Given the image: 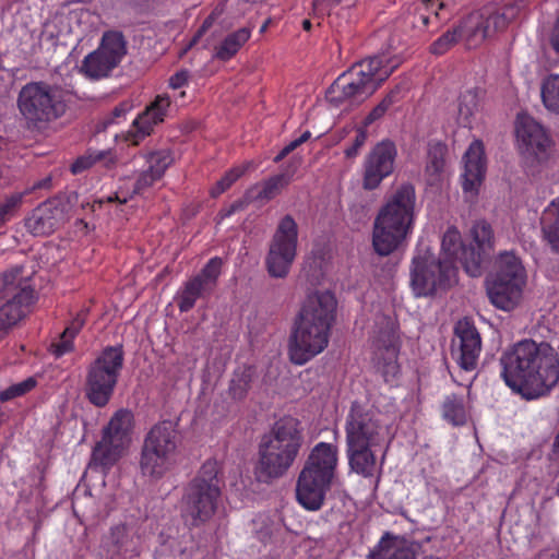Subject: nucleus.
I'll return each instance as SVG.
<instances>
[{"label": "nucleus", "mask_w": 559, "mask_h": 559, "mask_svg": "<svg viewBox=\"0 0 559 559\" xmlns=\"http://www.w3.org/2000/svg\"><path fill=\"white\" fill-rule=\"evenodd\" d=\"M205 33H201V28L198 29V32L195 33V35L192 37L191 41L189 43L188 47L185 49V52L192 48L199 40L200 38L204 35Z\"/></svg>", "instance_id": "obj_60"}, {"label": "nucleus", "mask_w": 559, "mask_h": 559, "mask_svg": "<svg viewBox=\"0 0 559 559\" xmlns=\"http://www.w3.org/2000/svg\"><path fill=\"white\" fill-rule=\"evenodd\" d=\"M17 108L28 127L40 130L63 116L67 104L59 87L31 82L19 92Z\"/></svg>", "instance_id": "obj_8"}, {"label": "nucleus", "mask_w": 559, "mask_h": 559, "mask_svg": "<svg viewBox=\"0 0 559 559\" xmlns=\"http://www.w3.org/2000/svg\"><path fill=\"white\" fill-rule=\"evenodd\" d=\"M540 224L544 239L552 251L559 253V198L552 200L545 209Z\"/></svg>", "instance_id": "obj_31"}, {"label": "nucleus", "mask_w": 559, "mask_h": 559, "mask_svg": "<svg viewBox=\"0 0 559 559\" xmlns=\"http://www.w3.org/2000/svg\"><path fill=\"white\" fill-rule=\"evenodd\" d=\"M428 9H435L437 7L438 9H441L443 7V2H440L439 0H428L427 4Z\"/></svg>", "instance_id": "obj_61"}, {"label": "nucleus", "mask_w": 559, "mask_h": 559, "mask_svg": "<svg viewBox=\"0 0 559 559\" xmlns=\"http://www.w3.org/2000/svg\"><path fill=\"white\" fill-rule=\"evenodd\" d=\"M525 283L526 272L521 260L507 251L496 261L495 272L487 281V294L492 305L509 311L519 304Z\"/></svg>", "instance_id": "obj_9"}, {"label": "nucleus", "mask_w": 559, "mask_h": 559, "mask_svg": "<svg viewBox=\"0 0 559 559\" xmlns=\"http://www.w3.org/2000/svg\"><path fill=\"white\" fill-rule=\"evenodd\" d=\"M456 275L452 261L426 252L413 260L411 285L416 296H431L455 284Z\"/></svg>", "instance_id": "obj_14"}, {"label": "nucleus", "mask_w": 559, "mask_h": 559, "mask_svg": "<svg viewBox=\"0 0 559 559\" xmlns=\"http://www.w3.org/2000/svg\"><path fill=\"white\" fill-rule=\"evenodd\" d=\"M518 11L516 5L508 4L503 7L486 5L469 13L459 23L461 40L468 49L480 46L486 39L504 31L516 16Z\"/></svg>", "instance_id": "obj_13"}, {"label": "nucleus", "mask_w": 559, "mask_h": 559, "mask_svg": "<svg viewBox=\"0 0 559 559\" xmlns=\"http://www.w3.org/2000/svg\"><path fill=\"white\" fill-rule=\"evenodd\" d=\"M400 93L401 87L395 86V88L391 90L383 98L382 100L367 115V117L364 120V126L368 127L374 121L382 118L385 112L389 110V108L399 102L400 99Z\"/></svg>", "instance_id": "obj_41"}, {"label": "nucleus", "mask_w": 559, "mask_h": 559, "mask_svg": "<svg viewBox=\"0 0 559 559\" xmlns=\"http://www.w3.org/2000/svg\"><path fill=\"white\" fill-rule=\"evenodd\" d=\"M224 479L214 460L205 461L185 489L181 516L189 527H200L216 513Z\"/></svg>", "instance_id": "obj_7"}, {"label": "nucleus", "mask_w": 559, "mask_h": 559, "mask_svg": "<svg viewBox=\"0 0 559 559\" xmlns=\"http://www.w3.org/2000/svg\"><path fill=\"white\" fill-rule=\"evenodd\" d=\"M548 457L550 461L559 462V429L555 437V440H554V443L551 447V451L548 454Z\"/></svg>", "instance_id": "obj_58"}, {"label": "nucleus", "mask_w": 559, "mask_h": 559, "mask_svg": "<svg viewBox=\"0 0 559 559\" xmlns=\"http://www.w3.org/2000/svg\"><path fill=\"white\" fill-rule=\"evenodd\" d=\"M461 39V31L459 25L447 31L430 46V52L433 55H443L451 49Z\"/></svg>", "instance_id": "obj_43"}, {"label": "nucleus", "mask_w": 559, "mask_h": 559, "mask_svg": "<svg viewBox=\"0 0 559 559\" xmlns=\"http://www.w3.org/2000/svg\"><path fill=\"white\" fill-rule=\"evenodd\" d=\"M542 99L545 107L559 114V75H550L542 84Z\"/></svg>", "instance_id": "obj_38"}, {"label": "nucleus", "mask_w": 559, "mask_h": 559, "mask_svg": "<svg viewBox=\"0 0 559 559\" xmlns=\"http://www.w3.org/2000/svg\"><path fill=\"white\" fill-rule=\"evenodd\" d=\"M87 310H81L76 314V317L71 321V323L66 328V330L61 334V340L58 343H52L50 345V352L56 357H60L63 354L69 353L73 349L72 340L85 324Z\"/></svg>", "instance_id": "obj_34"}, {"label": "nucleus", "mask_w": 559, "mask_h": 559, "mask_svg": "<svg viewBox=\"0 0 559 559\" xmlns=\"http://www.w3.org/2000/svg\"><path fill=\"white\" fill-rule=\"evenodd\" d=\"M72 207L71 197L50 199L33 211L25 227L34 236L50 235L71 218Z\"/></svg>", "instance_id": "obj_18"}, {"label": "nucleus", "mask_w": 559, "mask_h": 559, "mask_svg": "<svg viewBox=\"0 0 559 559\" xmlns=\"http://www.w3.org/2000/svg\"><path fill=\"white\" fill-rule=\"evenodd\" d=\"M50 186H51V178L50 177H46V178H44L41 180L36 181L32 186L31 190L49 189Z\"/></svg>", "instance_id": "obj_59"}, {"label": "nucleus", "mask_w": 559, "mask_h": 559, "mask_svg": "<svg viewBox=\"0 0 559 559\" xmlns=\"http://www.w3.org/2000/svg\"><path fill=\"white\" fill-rule=\"evenodd\" d=\"M506 384L525 400L546 395L559 381V357L546 342L523 340L500 357Z\"/></svg>", "instance_id": "obj_1"}, {"label": "nucleus", "mask_w": 559, "mask_h": 559, "mask_svg": "<svg viewBox=\"0 0 559 559\" xmlns=\"http://www.w3.org/2000/svg\"><path fill=\"white\" fill-rule=\"evenodd\" d=\"M147 170L155 174L156 177L162 178L166 169L173 163V157L167 151L152 152L147 155Z\"/></svg>", "instance_id": "obj_44"}, {"label": "nucleus", "mask_w": 559, "mask_h": 559, "mask_svg": "<svg viewBox=\"0 0 559 559\" xmlns=\"http://www.w3.org/2000/svg\"><path fill=\"white\" fill-rule=\"evenodd\" d=\"M299 145H301L299 143V140L296 139L294 141H292L288 145H286L277 155L276 157L274 158V160L277 163L280 160H282L285 156H287L290 152H293L295 148H297Z\"/></svg>", "instance_id": "obj_57"}, {"label": "nucleus", "mask_w": 559, "mask_h": 559, "mask_svg": "<svg viewBox=\"0 0 559 559\" xmlns=\"http://www.w3.org/2000/svg\"><path fill=\"white\" fill-rule=\"evenodd\" d=\"M396 67L385 56H373L356 62L331 84L325 98L334 107L358 105L370 97Z\"/></svg>", "instance_id": "obj_4"}, {"label": "nucleus", "mask_w": 559, "mask_h": 559, "mask_svg": "<svg viewBox=\"0 0 559 559\" xmlns=\"http://www.w3.org/2000/svg\"><path fill=\"white\" fill-rule=\"evenodd\" d=\"M310 135H311V134H310V132H309V131L304 132V133L298 138L299 143H300V144H302V143H305L306 141H308V139L310 138Z\"/></svg>", "instance_id": "obj_63"}, {"label": "nucleus", "mask_w": 559, "mask_h": 559, "mask_svg": "<svg viewBox=\"0 0 559 559\" xmlns=\"http://www.w3.org/2000/svg\"><path fill=\"white\" fill-rule=\"evenodd\" d=\"M442 260H450L454 264L455 259L461 252V248L464 246L461 242V235L455 228H449L442 238Z\"/></svg>", "instance_id": "obj_39"}, {"label": "nucleus", "mask_w": 559, "mask_h": 559, "mask_svg": "<svg viewBox=\"0 0 559 559\" xmlns=\"http://www.w3.org/2000/svg\"><path fill=\"white\" fill-rule=\"evenodd\" d=\"M483 251L479 248L464 247L455 259L460 261L466 273L473 277L481 274Z\"/></svg>", "instance_id": "obj_36"}, {"label": "nucleus", "mask_w": 559, "mask_h": 559, "mask_svg": "<svg viewBox=\"0 0 559 559\" xmlns=\"http://www.w3.org/2000/svg\"><path fill=\"white\" fill-rule=\"evenodd\" d=\"M222 272V260L211 259L193 277L188 280L178 293L177 305L181 312L191 310L198 299H206L215 290Z\"/></svg>", "instance_id": "obj_19"}, {"label": "nucleus", "mask_w": 559, "mask_h": 559, "mask_svg": "<svg viewBox=\"0 0 559 559\" xmlns=\"http://www.w3.org/2000/svg\"><path fill=\"white\" fill-rule=\"evenodd\" d=\"M416 192L411 183L399 186L380 209L372 233V245L380 255H389L412 229Z\"/></svg>", "instance_id": "obj_5"}, {"label": "nucleus", "mask_w": 559, "mask_h": 559, "mask_svg": "<svg viewBox=\"0 0 559 559\" xmlns=\"http://www.w3.org/2000/svg\"><path fill=\"white\" fill-rule=\"evenodd\" d=\"M122 346H108L87 368L84 392L96 407L106 406L112 397L123 367Z\"/></svg>", "instance_id": "obj_10"}, {"label": "nucleus", "mask_w": 559, "mask_h": 559, "mask_svg": "<svg viewBox=\"0 0 559 559\" xmlns=\"http://www.w3.org/2000/svg\"><path fill=\"white\" fill-rule=\"evenodd\" d=\"M251 28L241 27L228 34L223 41L214 48L213 57L221 61L230 60L240 48L249 40Z\"/></svg>", "instance_id": "obj_32"}, {"label": "nucleus", "mask_w": 559, "mask_h": 559, "mask_svg": "<svg viewBox=\"0 0 559 559\" xmlns=\"http://www.w3.org/2000/svg\"><path fill=\"white\" fill-rule=\"evenodd\" d=\"M133 424V413L130 409L120 408L112 415L107 426L104 427L103 435L129 445Z\"/></svg>", "instance_id": "obj_30"}, {"label": "nucleus", "mask_w": 559, "mask_h": 559, "mask_svg": "<svg viewBox=\"0 0 559 559\" xmlns=\"http://www.w3.org/2000/svg\"><path fill=\"white\" fill-rule=\"evenodd\" d=\"M454 334L451 346L452 358L462 370L474 371L481 350V340L477 329L467 319H463L456 323Z\"/></svg>", "instance_id": "obj_20"}, {"label": "nucleus", "mask_w": 559, "mask_h": 559, "mask_svg": "<svg viewBox=\"0 0 559 559\" xmlns=\"http://www.w3.org/2000/svg\"><path fill=\"white\" fill-rule=\"evenodd\" d=\"M300 166V158L293 157L289 162L287 168L275 175L261 185H257L251 188L248 192V198L251 201H262L266 202L275 198L281 191L289 185L292 178L298 167Z\"/></svg>", "instance_id": "obj_25"}, {"label": "nucleus", "mask_w": 559, "mask_h": 559, "mask_svg": "<svg viewBox=\"0 0 559 559\" xmlns=\"http://www.w3.org/2000/svg\"><path fill=\"white\" fill-rule=\"evenodd\" d=\"M223 13V10L218 7L215 8L212 13L203 21L202 25L200 26L201 33H206L215 22V20Z\"/></svg>", "instance_id": "obj_55"}, {"label": "nucleus", "mask_w": 559, "mask_h": 559, "mask_svg": "<svg viewBox=\"0 0 559 559\" xmlns=\"http://www.w3.org/2000/svg\"><path fill=\"white\" fill-rule=\"evenodd\" d=\"M177 449V432L171 421H162L146 435L140 456L144 477L162 478L171 467Z\"/></svg>", "instance_id": "obj_11"}, {"label": "nucleus", "mask_w": 559, "mask_h": 559, "mask_svg": "<svg viewBox=\"0 0 559 559\" xmlns=\"http://www.w3.org/2000/svg\"><path fill=\"white\" fill-rule=\"evenodd\" d=\"M338 449L320 442L311 450L296 483L297 501L309 511L322 508L336 475Z\"/></svg>", "instance_id": "obj_6"}, {"label": "nucleus", "mask_w": 559, "mask_h": 559, "mask_svg": "<svg viewBox=\"0 0 559 559\" xmlns=\"http://www.w3.org/2000/svg\"><path fill=\"white\" fill-rule=\"evenodd\" d=\"M463 190L476 194L480 187L487 165L484 144L481 141H474L464 154Z\"/></svg>", "instance_id": "obj_23"}, {"label": "nucleus", "mask_w": 559, "mask_h": 559, "mask_svg": "<svg viewBox=\"0 0 559 559\" xmlns=\"http://www.w3.org/2000/svg\"><path fill=\"white\" fill-rule=\"evenodd\" d=\"M459 117L464 122H468L469 118L478 109L477 95L474 91H467L461 95L459 100Z\"/></svg>", "instance_id": "obj_47"}, {"label": "nucleus", "mask_w": 559, "mask_h": 559, "mask_svg": "<svg viewBox=\"0 0 559 559\" xmlns=\"http://www.w3.org/2000/svg\"><path fill=\"white\" fill-rule=\"evenodd\" d=\"M335 311L336 299L330 292H316L307 296L289 340L293 364L304 365L324 350Z\"/></svg>", "instance_id": "obj_2"}, {"label": "nucleus", "mask_w": 559, "mask_h": 559, "mask_svg": "<svg viewBox=\"0 0 559 559\" xmlns=\"http://www.w3.org/2000/svg\"><path fill=\"white\" fill-rule=\"evenodd\" d=\"M36 300L35 292L15 269L0 274V341L31 310Z\"/></svg>", "instance_id": "obj_12"}, {"label": "nucleus", "mask_w": 559, "mask_h": 559, "mask_svg": "<svg viewBox=\"0 0 559 559\" xmlns=\"http://www.w3.org/2000/svg\"><path fill=\"white\" fill-rule=\"evenodd\" d=\"M36 384L37 381L34 377H29L22 382L14 383L0 392V401L8 402L15 397L23 396L31 392Z\"/></svg>", "instance_id": "obj_45"}, {"label": "nucleus", "mask_w": 559, "mask_h": 559, "mask_svg": "<svg viewBox=\"0 0 559 559\" xmlns=\"http://www.w3.org/2000/svg\"><path fill=\"white\" fill-rule=\"evenodd\" d=\"M516 136L526 147V151L536 155L546 152L550 146V139L545 129L533 118L523 116L518 118Z\"/></svg>", "instance_id": "obj_24"}, {"label": "nucleus", "mask_w": 559, "mask_h": 559, "mask_svg": "<svg viewBox=\"0 0 559 559\" xmlns=\"http://www.w3.org/2000/svg\"><path fill=\"white\" fill-rule=\"evenodd\" d=\"M298 225L292 215L280 222L269 243L265 266L270 276L284 278L297 255Z\"/></svg>", "instance_id": "obj_16"}, {"label": "nucleus", "mask_w": 559, "mask_h": 559, "mask_svg": "<svg viewBox=\"0 0 559 559\" xmlns=\"http://www.w3.org/2000/svg\"><path fill=\"white\" fill-rule=\"evenodd\" d=\"M248 203H249V201L247 199L237 200L233 204H230L228 207L222 209L218 212V217L221 219H224L226 217H229L230 215H233L234 213H236L238 211H243L247 207Z\"/></svg>", "instance_id": "obj_52"}, {"label": "nucleus", "mask_w": 559, "mask_h": 559, "mask_svg": "<svg viewBox=\"0 0 559 559\" xmlns=\"http://www.w3.org/2000/svg\"><path fill=\"white\" fill-rule=\"evenodd\" d=\"M22 203V194L16 193L8 197L0 204V223L7 222L19 209Z\"/></svg>", "instance_id": "obj_49"}, {"label": "nucleus", "mask_w": 559, "mask_h": 559, "mask_svg": "<svg viewBox=\"0 0 559 559\" xmlns=\"http://www.w3.org/2000/svg\"><path fill=\"white\" fill-rule=\"evenodd\" d=\"M299 421L293 417L277 420L259 443L254 475L269 484L283 477L294 465L302 448Z\"/></svg>", "instance_id": "obj_3"}, {"label": "nucleus", "mask_w": 559, "mask_h": 559, "mask_svg": "<svg viewBox=\"0 0 559 559\" xmlns=\"http://www.w3.org/2000/svg\"><path fill=\"white\" fill-rule=\"evenodd\" d=\"M348 464L353 472L364 476L372 477L377 469V452H381L380 447L346 444Z\"/></svg>", "instance_id": "obj_27"}, {"label": "nucleus", "mask_w": 559, "mask_h": 559, "mask_svg": "<svg viewBox=\"0 0 559 559\" xmlns=\"http://www.w3.org/2000/svg\"><path fill=\"white\" fill-rule=\"evenodd\" d=\"M117 160V155L111 150L90 151L87 154L79 157L71 165V171L73 174H79L96 164L109 169L116 166Z\"/></svg>", "instance_id": "obj_33"}, {"label": "nucleus", "mask_w": 559, "mask_h": 559, "mask_svg": "<svg viewBox=\"0 0 559 559\" xmlns=\"http://www.w3.org/2000/svg\"><path fill=\"white\" fill-rule=\"evenodd\" d=\"M127 448L128 445L102 435V439L93 448L90 466L109 469L119 461Z\"/></svg>", "instance_id": "obj_29"}, {"label": "nucleus", "mask_w": 559, "mask_h": 559, "mask_svg": "<svg viewBox=\"0 0 559 559\" xmlns=\"http://www.w3.org/2000/svg\"><path fill=\"white\" fill-rule=\"evenodd\" d=\"M552 49L559 53V17L557 19L549 38Z\"/></svg>", "instance_id": "obj_56"}, {"label": "nucleus", "mask_w": 559, "mask_h": 559, "mask_svg": "<svg viewBox=\"0 0 559 559\" xmlns=\"http://www.w3.org/2000/svg\"><path fill=\"white\" fill-rule=\"evenodd\" d=\"M302 27H304V29L309 31L310 27H311L310 21L309 20H304Z\"/></svg>", "instance_id": "obj_64"}, {"label": "nucleus", "mask_w": 559, "mask_h": 559, "mask_svg": "<svg viewBox=\"0 0 559 559\" xmlns=\"http://www.w3.org/2000/svg\"><path fill=\"white\" fill-rule=\"evenodd\" d=\"M126 111V108L123 105H119L114 108L112 116L114 117H120Z\"/></svg>", "instance_id": "obj_62"}, {"label": "nucleus", "mask_w": 559, "mask_h": 559, "mask_svg": "<svg viewBox=\"0 0 559 559\" xmlns=\"http://www.w3.org/2000/svg\"><path fill=\"white\" fill-rule=\"evenodd\" d=\"M472 237L483 252L492 249L493 231L491 226L485 221L476 222L471 229Z\"/></svg>", "instance_id": "obj_42"}, {"label": "nucleus", "mask_w": 559, "mask_h": 559, "mask_svg": "<svg viewBox=\"0 0 559 559\" xmlns=\"http://www.w3.org/2000/svg\"><path fill=\"white\" fill-rule=\"evenodd\" d=\"M396 155V146L390 140L381 141L372 147L364 163L365 190L378 188L381 181L393 173Z\"/></svg>", "instance_id": "obj_21"}, {"label": "nucleus", "mask_w": 559, "mask_h": 559, "mask_svg": "<svg viewBox=\"0 0 559 559\" xmlns=\"http://www.w3.org/2000/svg\"><path fill=\"white\" fill-rule=\"evenodd\" d=\"M138 532L131 526L119 524L111 527L108 539L115 554L134 550L136 547Z\"/></svg>", "instance_id": "obj_35"}, {"label": "nucleus", "mask_w": 559, "mask_h": 559, "mask_svg": "<svg viewBox=\"0 0 559 559\" xmlns=\"http://www.w3.org/2000/svg\"><path fill=\"white\" fill-rule=\"evenodd\" d=\"M251 377L247 371L236 373L229 386V392L234 399L241 400L250 389Z\"/></svg>", "instance_id": "obj_48"}, {"label": "nucleus", "mask_w": 559, "mask_h": 559, "mask_svg": "<svg viewBox=\"0 0 559 559\" xmlns=\"http://www.w3.org/2000/svg\"><path fill=\"white\" fill-rule=\"evenodd\" d=\"M190 72L182 69L169 78V86L174 90L180 88L188 83Z\"/></svg>", "instance_id": "obj_53"}, {"label": "nucleus", "mask_w": 559, "mask_h": 559, "mask_svg": "<svg viewBox=\"0 0 559 559\" xmlns=\"http://www.w3.org/2000/svg\"><path fill=\"white\" fill-rule=\"evenodd\" d=\"M373 333V344L377 348V356L379 359H383L382 372L388 381V377H394L399 370L396 364L399 336L395 323L391 318L381 316L377 321V330Z\"/></svg>", "instance_id": "obj_22"}, {"label": "nucleus", "mask_w": 559, "mask_h": 559, "mask_svg": "<svg viewBox=\"0 0 559 559\" xmlns=\"http://www.w3.org/2000/svg\"><path fill=\"white\" fill-rule=\"evenodd\" d=\"M159 179V177H156L155 174H152V171L150 170L143 171L135 182L133 193H142L144 190L152 187L153 183Z\"/></svg>", "instance_id": "obj_51"}, {"label": "nucleus", "mask_w": 559, "mask_h": 559, "mask_svg": "<svg viewBox=\"0 0 559 559\" xmlns=\"http://www.w3.org/2000/svg\"><path fill=\"white\" fill-rule=\"evenodd\" d=\"M366 127L364 126L362 128H359L357 130V133H356V136L354 139V142L350 146H348L346 150H345V156L347 158H354L357 156L359 150L362 147V145L365 144L366 140H367V131L365 129Z\"/></svg>", "instance_id": "obj_50"}, {"label": "nucleus", "mask_w": 559, "mask_h": 559, "mask_svg": "<svg viewBox=\"0 0 559 559\" xmlns=\"http://www.w3.org/2000/svg\"><path fill=\"white\" fill-rule=\"evenodd\" d=\"M447 147L442 143H433L429 146L426 171L430 176H438L445 165Z\"/></svg>", "instance_id": "obj_40"}, {"label": "nucleus", "mask_w": 559, "mask_h": 559, "mask_svg": "<svg viewBox=\"0 0 559 559\" xmlns=\"http://www.w3.org/2000/svg\"><path fill=\"white\" fill-rule=\"evenodd\" d=\"M345 431L346 444L380 447L381 461L384 460L391 435L389 427L380 421L374 412L354 402L346 417Z\"/></svg>", "instance_id": "obj_15"}, {"label": "nucleus", "mask_w": 559, "mask_h": 559, "mask_svg": "<svg viewBox=\"0 0 559 559\" xmlns=\"http://www.w3.org/2000/svg\"><path fill=\"white\" fill-rule=\"evenodd\" d=\"M443 417L455 426L465 424L466 412L463 399L455 394L447 396L443 403Z\"/></svg>", "instance_id": "obj_37"}, {"label": "nucleus", "mask_w": 559, "mask_h": 559, "mask_svg": "<svg viewBox=\"0 0 559 559\" xmlns=\"http://www.w3.org/2000/svg\"><path fill=\"white\" fill-rule=\"evenodd\" d=\"M127 53V41L121 32H105L99 47L88 53L81 66V72L91 79L108 76Z\"/></svg>", "instance_id": "obj_17"}, {"label": "nucleus", "mask_w": 559, "mask_h": 559, "mask_svg": "<svg viewBox=\"0 0 559 559\" xmlns=\"http://www.w3.org/2000/svg\"><path fill=\"white\" fill-rule=\"evenodd\" d=\"M246 171L245 166H237L228 170L211 189V195L213 198L218 197L227 189L231 187V185L237 181Z\"/></svg>", "instance_id": "obj_46"}, {"label": "nucleus", "mask_w": 559, "mask_h": 559, "mask_svg": "<svg viewBox=\"0 0 559 559\" xmlns=\"http://www.w3.org/2000/svg\"><path fill=\"white\" fill-rule=\"evenodd\" d=\"M341 0H313V9L319 13L328 12L332 7L338 4Z\"/></svg>", "instance_id": "obj_54"}, {"label": "nucleus", "mask_w": 559, "mask_h": 559, "mask_svg": "<svg viewBox=\"0 0 559 559\" xmlns=\"http://www.w3.org/2000/svg\"><path fill=\"white\" fill-rule=\"evenodd\" d=\"M170 107V99L167 95H158L155 100L146 107V109L138 116L133 121L135 129L134 144H138L139 139L148 135L154 124L164 121L165 116Z\"/></svg>", "instance_id": "obj_26"}, {"label": "nucleus", "mask_w": 559, "mask_h": 559, "mask_svg": "<svg viewBox=\"0 0 559 559\" xmlns=\"http://www.w3.org/2000/svg\"><path fill=\"white\" fill-rule=\"evenodd\" d=\"M368 559H416L414 546L404 538L386 533Z\"/></svg>", "instance_id": "obj_28"}]
</instances>
